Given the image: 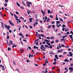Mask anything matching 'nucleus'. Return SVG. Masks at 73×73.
I'll return each mask as SVG.
<instances>
[{
    "label": "nucleus",
    "instance_id": "1",
    "mask_svg": "<svg viewBox=\"0 0 73 73\" xmlns=\"http://www.w3.org/2000/svg\"><path fill=\"white\" fill-rule=\"evenodd\" d=\"M4 27L5 28H7L8 30H9V29L11 28V26L10 25H8V26L6 25H5Z\"/></svg>",
    "mask_w": 73,
    "mask_h": 73
},
{
    "label": "nucleus",
    "instance_id": "2",
    "mask_svg": "<svg viewBox=\"0 0 73 73\" xmlns=\"http://www.w3.org/2000/svg\"><path fill=\"white\" fill-rule=\"evenodd\" d=\"M27 6L29 7H30L31 5L30 4L32 5V3L29 2H27Z\"/></svg>",
    "mask_w": 73,
    "mask_h": 73
},
{
    "label": "nucleus",
    "instance_id": "3",
    "mask_svg": "<svg viewBox=\"0 0 73 73\" xmlns=\"http://www.w3.org/2000/svg\"><path fill=\"white\" fill-rule=\"evenodd\" d=\"M69 69L70 71V73H72V72L73 71V68L72 67H69Z\"/></svg>",
    "mask_w": 73,
    "mask_h": 73
},
{
    "label": "nucleus",
    "instance_id": "4",
    "mask_svg": "<svg viewBox=\"0 0 73 73\" xmlns=\"http://www.w3.org/2000/svg\"><path fill=\"white\" fill-rule=\"evenodd\" d=\"M44 45L43 44H42V45H41V47H40V49H41V50H43V51L44 50H45V49H43V48H42L44 47Z\"/></svg>",
    "mask_w": 73,
    "mask_h": 73
},
{
    "label": "nucleus",
    "instance_id": "5",
    "mask_svg": "<svg viewBox=\"0 0 73 73\" xmlns=\"http://www.w3.org/2000/svg\"><path fill=\"white\" fill-rule=\"evenodd\" d=\"M12 43H13V42H12V40L10 41L9 42V46H11V44L12 45Z\"/></svg>",
    "mask_w": 73,
    "mask_h": 73
},
{
    "label": "nucleus",
    "instance_id": "6",
    "mask_svg": "<svg viewBox=\"0 0 73 73\" xmlns=\"http://www.w3.org/2000/svg\"><path fill=\"white\" fill-rule=\"evenodd\" d=\"M9 23L10 24H11V25H12V26H14V24H13V23H12V22H11V21L9 20Z\"/></svg>",
    "mask_w": 73,
    "mask_h": 73
},
{
    "label": "nucleus",
    "instance_id": "7",
    "mask_svg": "<svg viewBox=\"0 0 73 73\" xmlns=\"http://www.w3.org/2000/svg\"><path fill=\"white\" fill-rule=\"evenodd\" d=\"M64 62H70V61H69V60H68L67 59H66L64 60Z\"/></svg>",
    "mask_w": 73,
    "mask_h": 73
},
{
    "label": "nucleus",
    "instance_id": "8",
    "mask_svg": "<svg viewBox=\"0 0 73 73\" xmlns=\"http://www.w3.org/2000/svg\"><path fill=\"white\" fill-rule=\"evenodd\" d=\"M69 37H70L71 38V40H72L73 41V36H72V35H70L69 36Z\"/></svg>",
    "mask_w": 73,
    "mask_h": 73
},
{
    "label": "nucleus",
    "instance_id": "9",
    "mask_svg": "<svg viewBox=\"0 0 73 73\" xmlns=\"http://www.w3.org/2000/svg\"><path fill=\"white\" fill-rule=\"evenodd\" d=\"M15 17V19L16 20H18V17L15 14H14Z\"/></svg>",
    "mask_w": 73,
    "mask_h": 73
},
{
    "label": "nucleus",
    "instance_id": "10",
    "mask_svg": "<svg viewBox=\"0 0 73 73\" xmlns=\"http://www.w3.org/2000/svg\"><path fill=\"white\" fill-rule=\"evenodd\" d=\"M29 22L30 23H32V18L29 19Z\"/></svg>",
    "mask_w": 73,
    "mask_h": 73
},
{
    "label": "nucleus",
    "instance_id": "11",
    "mask_svg": "<svg viewBox=\"0 0 73 73\" xmlns=\"http://www.w3.org/2000/svg\"><path fill=\"white\" fill-rule=\"evenodd\" d=\"M55 56L56 59H57V60H58V56H57V55H55Z\"/></svg>",
    "mask_w": 73,
    "mask_h": 73
},
{
    "label": "nucleus",
    "instance_id": "12",
    "mask_svg": "<svg viewBox=\"0 0 73 73\" xmlns=\"http://www.w3.org/2000/svg\"><path fill=\"white\" fill-rule=\"evenodd\" d=\"M49 53V54H54V53H53V52L52 51H50Z\"/></svg>",
    "mask_w": 73,
    "mask_h": 73
},
{
    "label": "nucleus",
    "instance_id": "13",
    "mask_svg": "<svg viewBox=\"0 0 73 73\" xmlns=\"http://www.w3.org/2000/svg\"><path fill=\"white\" fill-rule=\"evenodd\" d=\"M69 54H70V56L71 57L73 56V54H72V53L71 52H69Z\"/></svg>",
    "mask_w": 73,
    "mask_h": 73
},
{
    "label": "nucleus",
    "instance_id": "14",
    "mask_svg": "<svg viewBox=\"0 0 73 73\" xmlns=\"http://www.w3.org/2000/svg\"><path fill=\"white\" fill-rule=\"evenodd\" d=\"M60 20V21H61V22H63V19H62L61 18H60L59 19Z\"/></svg>",
    "mask_w": 73,
    "mask_h": 73
},
{
    "label": "nucleus",
    "instance_id": "15",
    "mask_svg": "<svg viewBox=\"0 0 73 73\" xmlns=\"http://www.w3.org/2000/svg\"><path fill=\"white\" fill-rule=\"evenodd\" d=\"M34 49H38V47H36V46H34Z\"/></svg>",
    "mask_w": 73,
    "mask_h": 73
},
{
    "label": "nucleus",
    "instance_id": "16",
    "mask_svg": "<svg viewBox=\"0 0 73 73\" xmlns=\"http://www.w3.org/2000/svg\"><path fill=\"white\" fill-rule=\"evenodd\" d=\"M20 52H21V53H23V52H24V50L23 49H21V50H20Z\"/></svg>",
    "mask_w": 73,
    "mask_h": 73
},
{
    "label": "nucleus",
    "instance_id": "17",
    "mask_svg": "<svg viewBox=\"0 0 73 73\" xmlns=\"http://www.w3.org/2000/svg\"><path fill=\"white\" fill-rule=\"evenodd\" d=\"M41 12L42 14H44V13H45V12H43V10H41Z\"/></svg>",
    "mask_w": 73,
    "mask_h": 73
},
{
    "label": "nucleus",
    "instance_id": "18",
    "mask_svg": "<svg viewBox=\"0 0 73 73\" xmlns=\"http://www.w3.org/2000/svg\"><path fill=\"white\" fill-rule=\"evenodd\" d=\"M50 18H48L46 21L47 22H49V21H50Z\"/></svg>",
    "mask_w": 73,
    "mask_h": 73
},
{
    "label": "nucleus",
    "instance_id": "19",
    "mask_svg": "<svg viewBox=\"0 0 73 73\" xmlns=\"http://www.w3.org/2000/svg\"><path fill=\"white\" fill-rule=\"evenodd\" d=\"M56 23H58V24H60L61 23V22H59V21H57L56 22Z\"/></svg>",
    "mask_w": 73,
    "mask_h": 73
},
{
    "label": "nucleus",
    "instance_id": "20",
    "mask_svg": "<svg viewBox=\"0 0 73 73\" xmlns=\"http://www.w3.org/2000/svg\"><path fill=\"white\" fill-rule=\"evenodd\" d=\"M61 47H63V48H64L65 47V45L64 44H62L61 45Z\"/></svg>",
    "mask_w": 73,
    "mask_h": 73
},
{
    "label": "nucleus",
    "instance_id": "21",
    "mask_svg": "<svg viewBox=\"0 0 73 73\" xmlns=\"http://www.w3.org/2000/svg\"><path fill=\"white\" fill-rule=\"evenodd\" d=\"M54 38V36H53L50 37V39L51 40H53Z\"/></svg>",
    "mask_w": 73,
    "mask_h": 73
},
{
    "label": "nucleus",
    "instance_id": "22",
    "mask_svg": "<svg viewBox=\"0 0 73 73\" xmlns=\"http://www.w3.org/2000/svg\"><path fill=\"white\" fill-rule=\"evenodd\" d=\"M17 5H18V7H20V5L18 3V2H17Z\"/></svg>",
    "mask_w": 73,
    "mask_h": 73
},
{
    "label": "nucleus",
    "instance_id": "23",
    "mask_svg": "<svg viewBox=\"0 0 73 73\" xmlns=\"http://www.w3.org/2000/svg\"><path fill=\"white\" fill-rule=\"evenodd\" d=\"M4 6L5 7H7V4L6 3H5L4 5Z\"/></svg>",
    "mask_w": 73,
    "mask_h": 73
},
{
    "label": "nucleus",
    "instance_id": "24",
    "mask_svg": "<svg viewBox=\"0 0 73 73\" xmlns=\"http://www.w3.org/2000/svg\"><path fill=\"white\" fill-rule=\"evenodd\" d=\"M16 46H17V45H13L12 48H13L15 47H16Z\"/></svg>",
    "mask_w": 73,
    "mask_h": 73
},
{
    "label": "nucleus",
    "instance_id": "25",
    "mask_svg": "<svg viewBox=\"0 0 73 73\" xmlns=\"http://www.w3.org/2000/svg\"><path fill=\"white\" fill-rule=\"evenodd\" d=\"M0 66L1 67H2L3 68H4V66L3 65H2L1 64H0Z\"/></svg>",
    "mask_w": 73,
    "mask_h": 73
},
{
    "label": "nucleus",
    "instance_id": "26",
    "mask_svg": "<svg viewBox=\"0 0 73 73\" xmlns=\"http://www.w3.org/2000/svg\"><path fill=\"white\" fill-rule=\"evenodd\" d=\"M45 41H46L47 42H49V41L46 39L44 40Z\"/></svg>",
    "mask_w": 73,
    "mask_h": 73
},
{
    "label": "nucleus",
    "instance_id": "27",
    "mask_svg": "<svg viewBox=\"0 0 73 73\" xmlns=\"http://www.w3.org/2000/svg\"><path fill=\"white\" fill-rule=\"evenodd\" d=\"M51 28V25H48V28L49 29V28Z\"/></svg>",
    "mask_w": 73,
    "mask_h": 73
},
{
    "label": "nucleus",
    "instance_id": "28",
    "mask_svg": "<svg viewBox=\"0 0 73 73\" xmlns=\"http://www.w3.org/2000/svg\"><path fill=\"white\" fill-rule=\"evenodd\" d=\"M8 50H11V48L9 47H8Z\"/></svg>",
    "mask_w": 73,
    "mask_h": 73
},
{
    "label": "nucleus",
    "instance_id": "29",
    "mask_svg": "<svg viewBox=\"0 0 73 73\" xmlns=\"http://www.w3.org/2000/svg\"><path fill=\"white\" fill-rule=\"evenodd\" d=\"M47 12L48 13H50V11L49 10H48Z\"/></svg>",
    "mask_w": 73,
    "mask_h": 73
},
{
    "label": "nucleus",
    "instance_id": "30",
    "mask_svg": "<svg viewBox=\"0 0 73 73\" xmlns=\"http://www.w3.org/2000/svg\"><path fill=\"white\" fill-rule=\"evenodd\" d=\"M20 8H21V9H24V7L22 6L20 7Z\"/></svg>",
    "mask_w": 73,
    "mask_h": 73
},
{
    "label": "nucleus",
    "instance_id": "31",
    "mask_svg": "<svg viewBox=\"0 0 73 73\" xmlns=\"http://www.w3.org/2000/svg\"><path fill=\"white\" fill-rule=\"evenodd\" d=\"M66 53H67V52H64L63 53V54L64 55V54H66Z\"/></svg>",
    "mask_w": 73,
    "mask_h": 73
},
{
    "label": "nucleus",
    "instance_id": "32",
    "mask_svg": "<svg viewBox=\"0 0 73 73\" xmlns=\"http://www.w3.org/2000/svg\"><path fill=\"white\" fill-rule=\"evenodd\" d=\"M56 64H57V62H55L53 63V65H56Z\"/></svg>",
    "mask_w": 73,
    "mask_h": 73
},
{
    "label": "nucleus",
    "instance_id": "33",
    "mask_svg": "<svg viewBox=\"0 0 73 73\" xmlns=\"http://www.w3.org/2000/svg\"><path fill=\"white\" fill-rule=\"evenodd\" d=\"M9 36L7 35V40H8V39H9Z\"/></svg>",
    "mask_w": 73,
    "mask_h": 73
},
{
    "label": "nucleus",
    "instance_id": "34",
    "mask_svg": "<svg viewBox=\"0 0 73 73\" xmlns=\"http://www.w3.org/2000/svg\"><path fill=\"white\" fill-rule=\"evenodd\" d=\"M19 36H21L23 35H22V33H20L19 34Z\"/></svg>",
    "mask_w": 73,
    "mask_h": 73
},
{
    "label": "nucleus",
    "instance_id": "35",
    "mask_svg": "<svg viewBox=\"0 0 73 73\" xmlns=\"http://www.w3.org/2000/svg\"><path fill=\"white\" fill-rule=\"evenodd\" d=\"M59 41V40H55L56 42H58Z\"/></svg>",
    "mask_w": 73,
    "mask_h": 73
},
{
    "label": "nucleus",
    "instance_id": "36",
    "mask_svg": "<svg viewBox=\"0 0 73 73\" xmlns=\"http://www.w3.org/2000/svg\"><path fill=\"white\" fill-rule=\"evenodd\" d=\"M70 33H69V32H67L66 33V35H70Z\"/></svg>",
    "mask_w": 73,
    "mask_h": 73
},
{
    "label": "nucleus",
    "instance_id": "37",
    "mask_svg": "<svg viewBox=\"0 0 73 73\" xmlns=\"http://www.w3.org/2000/svg\"><path fill=\"white\" fill-rule=\"evenodd\" d=\"M27 11H28V12H29V13H32V11H31L29 10H27Z\"/></svg>",
    "mask_w": 73,
    "mask_h": 73
},
{
    "label": "nucleus",
    "instance_id": "38",
    "mask_svg": "<svg viewBox=\"0 0 73 73\" xmlns=\"http://www.w3.org/2000/svg\"><path fill=\"white\" fill-rule=\"evenodd\" d=\"M45 43H46V42H45V41L43 42H42V44H45Z\"/></svg>",
    "mask_w": 73,
    "mask_h": 73
},
{
    "label": "nucleus",
    "instance_id": "39",
    "mask_svg": "<svg viewBox=\"0 0 73 73\" xmlns=\"http://www.w3.org/2000/svg\"><path fill=\"white\" fill-rule=\"evenodd\" d=\"M54 21H52L51 22V24H54Z\"/></svg>",
    "mask_w": 73,
    "mask_h": 73
},
{
    "label": "nucleus",
    "instance_id": "40",
    "mask_svg": "<svg viewBox=\"0 0 73 73\" xmlns=\"http://www.w3.org/2000/svg\"><path fill=\"white\" fill-rule=\"evenodd\" d=\"M54 42V41H52L50 43L51 44H53Z\"/></svg>",
    "mask_w": 73,
    "mask_h": 73
},
{
    "label": "nucleus",
    "instance_id": "41",
    "mask_svg": "<svg viewBox=\"0 0 73 73\" xmlns=\"http://www.w3.org/2000/svg\"><path fill=\"white\" fill-rule=\"evenodd\" d=\"M68 31H69V29H66V30H65V32H67Z\"/></svg>",
    "mask_w": 73,
    "mask_h": 73
},
{
    "label": "nucleus",
    "instance_id": "42",
    "mask_svg": "<svg viewBox=\"0 0 73 73\" xmlns=\"http://www.w3.org/2000/svg\"><path fill=\"white\" fill-rule=\"evenodd\" d=\"M50 18H53V16H52V15H50Z\"/></svg>",
    "mask_w": 73,
    "mask_h": 73
},
{
    "label": "nucleus",
    "instance_id": "43",
    "mask_svg": "<svg viewBox=\"0 0 73 73\" xmlns=\"http://www.w3.org/2000/svg\"><path fill=\"white\" fill-rule=\"evenodd\" d=\"M45 48H48V45H45Z\"/></svg>",
    "mask_w": 73,
    "mask_h": 73
},
{
    "label": "nucleus",
    "instance_id": "44",
    "mask_svg": "<svg viewBox=\"0 0 73 73\" xmlns=\"http://www.w3.org/2000/svg\"><path fill=\"white\" fill-rule=\"evenodd\" d=\"M46 64H43V66H46Z\"/></svg>",
    "mask_w": 73,
    "mask_h": 73
},
{
    "label": "nucleus",
    "instance_id": "45",
    "mask_svg": "<svg viewBox=\"0 0 73 73\" xmlns=\"http://www.w3.org/2000/svg\"><path fill=\"white\" fill-rule=\"evenodd\" d=\"M31 54H29V58H31Z\"/></svg>",
    "mask_w": 73,
    "mask_h": 73
},
{
    "label": "nucleus",
    "instance_id": "46",
    "mask_svg": "<svg viewBox=\"0 0 73 73\" xmlns=\"http://www.w3.org/2000/svg\"><path fill=\"white\" fill-rule=\"evenodd\" d=\"M56 20H58V18H57V17H56Z\"/></svg>",
    "mask_w": 73,
    "mask_h": 73
},
{
    "label": "nucleus",
    "instance_id": "47",
    "mask_svg": "<svg viewBox=\"0 0 73 73\" xmlns=\"http://www.w3.org/2000/svg\"><path fill=\"white\" fill-rule=\"evenodd\" d=\"M18 21H19V23H21V21H20V19H18Z\"/></svg>",
    "mask_w": 73,
    "mask_h": 73
},
{
    "label": "nucleus",
    "instance_id": "48",
    "mask_svg": "<svg viewBox=\"0 0 73 73\" xmlns=\"http://www.w3.org/2000/svg\"><path fill=\"white\" fill-rule=\"evenodd\" d=\"M45 20H47V19H48V18H47V16H46L45 17Z\"/></svg>",
    "mask_w": 73,
    "mask_h": 73
},
{
    "label": "nucleus",
    "instance_id": "49",
    "mask_svg": "<svg viewBox=\"0 0 73 73\" xmlns=\"http://www.w3.org/2000/svg\"><path fill=\"white\" fill-rule=\"evenodd\" d=\"M13 64L14 65H16V63H15V61H13Z\"/></svg>",
    "mask_w": 73,
    "mask_h": 73
},
{
    "label": "nucleus",
    "instance_id": "50",
    "mask_svg": "<svg viewBox=\"0 0 73 73\" xmlns=\"http://www.w3.org/2000/svg\"><path fill=\"white\" fill-rule=\"evenodd\" d=\"M29 27H30V28H31V29L33 28V27L31 26H29Z\"/></svg>",
    "mask_w": 73,
    "mask_h": 73
},
{
    "label": "nucleus",
    "instance_id": "51",
    "mask_svg": "<svg viewBox=\"0 0 73 73\" xmlns=\"http://www.w3.org/2000/svg\"><path fill=\"white\" fill-rule=\"evenodd\" d=\"M54 61H57V60L56 59V58H54Z\"/></svg>",
    "mask_w": 73,
    "mask_h": 73
},
{
    "label": "nucleus",
    "instance_id": "52",
    "mask_svg": "<svg viewBox=\"0 0 73 73\" xmlns=\"http://www.w3.org/2000/svg\"><path fill=\"white\" fill-rule=\"evenodd\" d=\"M65 48H69V46H65Z\"/></svg>",
    "mask_w": 73,
    "mask_h": 73
},
{
    "label": "nucleus",
    "instance_id": "53",
    "mask_svg": "<svg viewBox=\"0 0 73 73\" xmlns=\"http://www.w3.org/2000/svg\"><path fill=\"white\" fill-rule=\"evenodd\" d=\"M59 7H64V6H61L60 5H59Z\"/></svg>",
    "mask_w": 73,
    "mask_h": 73
},
{
    "label": "nucleus",
    "instance_id": "54",
    "mask_svg": "<svg viewBox=\"0 0 73 73\" xmlns=\"http://www.w3.org/2000/svg\"><path fill=\"white\" fill-rule=\"evenodd\" d=\"M21 19H22V20H24V18L22 17H21Z\"/></svg>",
    "mask_w": 73,
    "mask_h": 73
},
{
    "label": "nucleus",
    "instance_id": "55",
    "mask_svg": "<svg viewBox=\"0 0 73 73\" xmlns=\"http://www.w3.org/2000/svg\"><path fill=\"white\" fill-rule=\"evenodd\" d=\"M9 32H10V33H12V30H9Z\"/></svg>",
    "mask_w": 73,
    "mask_h": 73
},
{
    "label": "nucleus",
    "instance_id": "56",
    "mask_svg": "<svg viewBox=\"0 0 73 73\" xmlns=\"http://www.w3.org/2000/svg\"><path fill=\"white\" fill-rule=\"evenodd\" d=\"M73 66V63L71 64H70V66Z\"/></svg>",
    "mask_w": 73,
    "mask_h": 73
},
{
    "label": "nucleus",
    "instance_id": "57",
    "mask_svg": "<svg viewBox=\"0 0 73 73\" xmlns=\"http://www.w3.org/2000/svg\"><path fill=\"white\" fill-rule=\"evenodd\" d=\"M28 48H29V49H30V50H31V47H30V46H29L28 47Z\"/></svg>",
    "mask_w": 73,
    "mask_h": 73
},
{
    "label": "nucleus",
    "instance_id": "58",
    "mask_svg": "<svg viewBox=\"0 0 73 73\" xmlns=\"http://www.w3.org/2000/svg\"><path fill=\"white\" fill-rule=\"evenodd\" d=\"M58 52H61V51L60 50H57Z\"/></svg>",
    "mask_w": 73,
    "mask_h": 73
},
{
    "label": "nucleus",
    "instance_id": "59",
    "mask_svg": "<svg viewBox=\"0 0 73 73\" xmlns=\"http://www.w3.org/2000/svg\"><path fill=\"white\" fill-rule=\"evenodd\" d=\"M48 61H46L45 62V64H48Z\"/></svg>",
    "mask_w": 73,
    "mask_h": 73
},
{
    "label": "nucleus",
    "instance_id": "60",
    "mask_svg": "<svg viewBox=\"0 0 73 73\" xmlns=\"http://www.w3.org/2000/svg\"><path fill=\"white\" fill-rule=\"evenodd\" d=\"M50 48L51 49V48H52V46L50 45Z\"/></svg>",
    "mask_w": 73,
    "mask_h": 73
},
{
    "label": "nucleus",
    "instance_id": "61",
    "mask_svg": "<svg viewBox=\"0 0 73 73\" xmlns=\"http://www.w3.org/2000/svg\"><path fill=\"white\" fill-rule=\"evenodd\" d=\"M62 26L63 27H65V25H62Z\"/></svg>",
    "mask_w": 73,
    "mask_h": 73
},
{
    "label": "nucleus",
    "instance_id": "62",
    "mask_svg": "<svg viewBox=\"0 0 73 73\" xmlns=\"http://www.w3.org/2000/svg\"><path fill=\"white\" fill-rule=\"evenodd\" d=\"M35 17H36V19H37V15H35Z\"/></svg>",
    "mask_w": 73,
    "mask_h": 73
},
{
    "label": "nucleus",
    "instance_id": "63",
    "mask_svg": "<svg viewBox=\"0 0 73 73\" xmlns=\"http://www.w3.org/2000/svg\"><path fill=\"white\" fill-rule=\"evenodd\" d=\"M8 1V0H5V2L7 3Z\"/></svg>",
    "mask_w": 73,
    "mask_h": 73
},
{
    "label": "nucleus",
    "instance_id": "64",
    "mask_svg": "<svg viewBox=\"0 0 73 73\" xmlns=\"http://www.w3.org/2000/svg\"><path fill=\"white\" fill-rule=\"evenodd\" d=\"M35 25H37V24H38V22H36V23H35Z\"/></svg>",
    "mask_w": 73,
    "mask_h": 73
}]
</instances>
